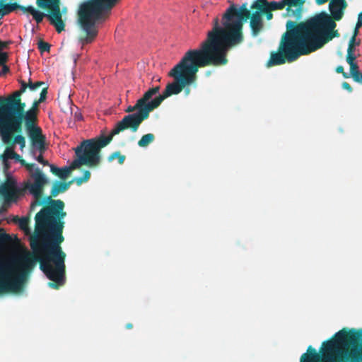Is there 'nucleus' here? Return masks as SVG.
<instances>
[{
	"label": "nucleus",
	"mask_w": 362,
	"mask_h": 362,
	"mask_svg": "<svg viewBox=\"0 0 362 362\" xmlns=\"http://www.w3.org/2000/svg\"><path fill=\"white\" fill-rule=\"evenodd\" d=\"M250 11L245 5L236 9L231 6L225 13L222 26L216 23L208 33L207 39L200 48L188 50L178 64L169 72L175 81L169 83L162 95L146 104V110H153L172 94H177L183 87L196 80L199 67L209 64L221 65L226 63V55L228 49L240 43L242 40L241 30L244 18H248Z\"/></svg>",
	"instance_id": "1"
},
{
	"label": "nucleus",
	"mask_w": 362,
	"mask_h": 362,
	"mask_svg": "<svg viewBox=\"0 0 362 362\" xmlns=\"http://www.w3.org/2000/svg\"><path fill=\"white\" fill-rule=\"evenodd\" d=\"M336 23L326 13H321L288 31L284 42L280 46L285 57L293 62L300 56L310 53L322 47L332 40Z\"/></svg>",
	"instance_id": "2"
},
{
	"label": "nucleus",
	"mask_w": 362,
	"mask_h": 362,
	"mask_svg": "<svg viewBox=\"0 0 362 362\" xmlns=\"http://www.w3.org/2000/svg\"><path fill=\"white\" fill-rule=\"evenodd\" d=\"M321 356L312 347L300 362H362V329H343L323 342Z\"/></svg>",
	"instance_id": "3"
},
{
	"label": "nucleus",
	"mask_w": 362,
	"mask_h": 362,
	"mask_svg": "<svg viewBox=\"0 0 362 362\" xmlns=\"http://www.w3.org/2000/svg\"><path fill=\"white\" fill-rule=\"evenodd\" d=\"M41 86L42 88L40 90V99L34 102L33 107L26 112L24 117L27 131L30 132L39 129L35 124V120L37 106L45 100L47 93V87L45 83L43 82H30L28 86L23 83L21 90L15 92L7 103L1 104L3 99L0 98V135L4 144H8L11 141L13 134L18 130L21 124V119L15 115V112H21L25 105L21 103L20 100H17L16 98L19 97L28 88L31 91H34Z\"/></svg>",
	"instance_id": "4"
},
{
	"label": "nucleus",
	"mask_w": 362,
	"mask_h": 362,
	"mask_svg": "<svg viewBox=\"0 0 362 362\" xmlns=\"http://www.w3.org/2000/svg\"><path fill=\"white\" fill-rule=\"evenodd\" d=\"M117 0H90L83 3L78 11V23L86 35L80 37L78 45L83 48L91 43L98 35V25L103 21L104 14L116 4Z\"/></svg>",
	"instance_id": "5"
},
{
	"label": "nucleus",
	"mask_w": 362,
	"mask_h": 362,
	"mask_svg": "<svg viewBox=\"0 0 362 362\" xmlns=\"http://www.w3.org/2000/svg\"><path fill=\"white\" fill-rule=\"evenodd\" d=\"M107 141L108 140L105 141L101 144L95 139L83 141L80 146L74 149L76 158L71 162L69 166L59 168L50 165L51 171L60 178L65 179L73 170L78 168L81 165L96 166L99 164L100 160V151L103 147L107 145Z\"/></svg>",
	"instance_id": "6"
},
{
	"label": "nucleus",
	"mask_w": 362,
	"mask_h": 362,
	"mask_svg": "<svg viewBox=\"0 0 362 362\" xmlns=\"http://www.w3.org/2000/svg\"><path fill=\"white\" fill-rule=\"evenodd\" d=\"M158 91L159 87L151 88L147 91L144 94V97L137 101L134 106H129L127 110V112H132L134 110H137V112L136 113L125 116L122 120L116 124L108 136H101L95 139L98 142L101 144L102 142L108 140V144L112 140V136L119 133L121 131L127 128H134V130H136L141 121L146 118L148 116L149 112L151 111H147V110H146V104L151 103V100H153L152 97L157 94Z\"/></svg>",
	"instance_id": "7"
},
{
	"label": "nucleus",
	"mask_w": 362,
	"mask_h": 362,
	"mask_svg": "<svg viewBox=\"0 0 362 362\" xmlns=\"http://www.w3.org/2000/svg\"><path fill=\"white\" fill-rule=\"evenodd\" d=\"M37 5L41 8H49L52 11L51 13L45 15L35 9L33 6L23 7L22 10L30 13L37 23L41 22L45 16L47 17L59 33L62 31L64 28V24L60 12L59 1L37 0Z\"/></svg>",
	"instance_id": "8"
},
{
	"label": "nucleus",
	"mask_w": 362,
	"mask_h": 362,
	"mask_svg": "<svg viewBox=\"0 0 362 362\" xmlns=\"http://www.w3.org/2000/svg\"><path fill=\"white\" fill-rule=\"evenodd\" d=\"M303 4V0H281L271 3H268L266 0H258L252 4V8L268 13L273 10L282 9L287 6V15L298 18Z\"/></svg>",
	"instance_id": "9"
},
{
	"label": "nucleus",
	"mask_w": 362,
	"mask_h": 362,
	"mask_svg": "<svg viewBox=\"0 0 362 362\" xmlns=\"http://www.w3.org/2000/svg\"><path fill=\"white\" fill-rule=\"evenodd\" d=\"M26 170L30 174V177L27 182L26 189L35 198L41 195L42 190L47 183V178L35 165H25Z\"/></svg>",
	"instance_id": "10"
},
{
	"label": "nucleus",
	"mask_w": 362,
	"mask_h": 362,
	"mask_svg": "<svg viewBox=\"0 0 362 362\" xmlns=\"http://www.w3.org/2000/svg\"><path fill=\"white\" fill-rule=\"evenodd\" d=\"M30 138L32 140L33 148H32V154L35 159H36L39 163L43 165H48V162L45 160L42 154L45 150V137L42 134L41 129H35L34 130H31L28 132Z\"/></svg>",
	"instance_id": "11"
},
{
	"label": "nucleus",
	"mask_w": 362,
	"mask_h": 362,
	"mask_svg": "<svg viewBox=\"0 0 362 362\" xmlns=\"http://www.w3.org/2000/svg\"><path fill=\"white\" fill-rule=\"evenodd\" d=\"M18 192L16 182L12 177H8L6 182L0 187V195L6 204L16 202Z\"/></svg>",
	"instance_id": "12"
},
{
	"label": "nucleus",
	"mask_w": 362,
	"mask_h": 362,
	"mask_svg": "<svg viewBox=\"0 0 362 362\" xmlns=\"http://www.w3.org/2000/svg\"><path fill=\"white\" fill-rule=\"evenodd\" d=\"M329 7L332 17L339 21L343 16V10L346 7V3L344 0H332Z\"/></svg>",
	"instance_id": "13"
},
{
	"label": "nucleus",
	"mask_w": 362,
	"mask_h": 362,
	"mask_svg": "<svg viewBox=\"0 0 362 362\" xmlns=\"http://www.w3.org/2000/svg\"><path fill=\"white\" fill-rule=\"evenodd\" d=\"M262 11L257 9V11L252 14L250 21V26L252 30L254 35H257L259 31L262 28V21L261 13Z\"/></svg>",
	"instance_id": "14"
},
{
	"label": "nucleus",
	"mask_w": 362,
	"mask_h": 362,
	"mask_svg": "<svg viewBox=\"0 0 362 362\" xmlns=\"http://www.w3.org/2000/svg\"><path fill=\"white\" fill-rule=\"evenodd\" d=\"M20 158V156L14 152L13 146L6 148L3 155V160L6 167H7V163L8 160L11 159H13L16 161L20 162L25 167L27 163H25L24 160H21Z\"/></svg>",
	"instance_id": "15"
},
{
	"label": "nucleus",
	"mask_w": 362,
	"mask_h": 362,
	"mask_svg": "<svg viewBox=\"0 0 362 362\" xmlns=\"http://www.w3.org/2000/svg\"><path fill=\"white\" fill-rule=\"evenodd\" d=\"M359 45V41L356 40V36L354 35L349 45L348 50H347V57L350 56L354 57V58H357L359 54L356 51V47Z\"/></svg>",
	"instance_id": "16"
},
{
	"label": "nucleus",
	"mask_w": 362,
	"mask_h": 362,
	"mask_svg": "<svg viewBox=\"0 0 362 362\" xmlns=\"http://www.w3.org/2000/svg\"><path fill=\"white\" fill-rule=\"evenodd\" d=\"M6 0H0V16H3L16 8V4H7Z\"/></svg>",
	"instance_id": "17"
},
{
	"label": "nucleus",
	"mask_w": 362,
	"mask_h": 362,
	"mask_svg": "<svg viewBox=\"0 0 362 362\" xmlns=\"http://www.w3.org/2000/svg\"><path fill=\"white\" fill-rule=\"evenodd\" d=\"M284 62L285 58L284 57L282 53L280 52L279 53L272 54L271 58L267 63V66L279 65L284 64Z\"/></svg>",
	"instance_id": "18"
},
{
	"label": "nucleus",
	"mask_w": 362,
	"mask_h": 362,
	"mask_svg": "<svg viewBox=\"0 0 362 362\" xmlns=\"http://www.w3.org/2000/svg\"><path fill=\"white\" fill-rule=\"evenodd\" d=\"M356 59V58H354V57L351 56L346 57V62L350 65V74L354 78L359 74L358 66L354 62Z\"/></svg>",
	"instance_id": "19"
},
{
	"label": "nucleus",
	"mask_w": 362,
	"mask_h": 362,
	"mask_svg": "<svg viewBox=\"0 0 362 362\" xmlns=\"http://www.w3.org/2000/svg\"><path fill=\"white\" fill-rule=\"evenodd\" d=\"M154 139V136L152 134H147L142 136L141 140L139 141V146L141 147H146Z\"/></svg>",
	"instance_id": "20"
},
{
	"label": "nucleus",
	"mask_w": 362,
	"mask_h": 362,
	"mask_svg": "<svg viewBox=\"0 0 362 362\" xmlns=\"http://www.w3.org/2000/svg\"><path fill=\"white\" fill-rule=\"evenodd\" d=\"M68 185L65 183H57L54 185L52 188V194L56 196L57 194L62 192H64L68 188Z\"/></svg>",
	"instance_id": "21"
},
{
	"label": "nucleus",
	"mask_w": 362,
	"mask_h": 362,
	"mask_svg": "<svg viewBox=\"0 0 362 362\" xmlns=\"http://www.w3.org/2000/svg\"><path fill=\"white\" fill-rule=\"evenodd\" d=\"M7 45V42H1L0 44V65L5 63L8 59V54L6 52H2V49Z\"/></svg>",
	"instance_id": "22"
},
{
	"label": "nucleus",
	"mask_w": 362,
	"mask_h": 362,
	"mask_svg": "<svg viewBox=\"0 0 362 362\" xmlns=\"http://www.w3.org/2000/svg\"><path fill=\"white\" fill-rule=\"evenodd\" d=\"M18 224L19 227L23 230L26 233H29V229L28 227V220L27 218H21L18 219Z\"/></svg>",
	"instance_id": "23"
},
{
	"label": "nucleus",
	"mask_w": 362,
	"mask_h": 362,
	"mask_svg": "<svg viewBox=\"0 0 362 362\" xmlns=\"http://www.w3.org/2000/svg\"><path fill=\"white\" fill-rule=\"evenodd\" d=\"M14 144H18L21 151H23L25 146V141L23 136L18 135L14 139Z\"/></svg>",
	"instance_id": "24"
},
{
	"label": "nucleus",
	"mask_w": 362,
	"mask_h": 362,
	"mask_svg": "<svg viewBox=\"0 0 362 362\" xmlns=\"http://www.w3.org/2000/svg\"><path fill=\"white\" fill-rule=\"evenodd\" d=\"M115 158L118 159L119 163L120 164H122L124 161L125 157L124 156H122V155L117 153H115L112 154L111 156H110L109 160L112 161Z\"/></svg>",
	"instance_id": "25"
},
{
	"label": "nucleus",
	"mask_w": 362,
	"mask_h": 362,
	"mask_svg": "<svg viewBox=\"0 0 362 362\" xmlns=\"http://www.w3.org/2000/svg\"><path fill=\"white\" fill-rule=\"evenodd\" d=\"M90 177V173L88 170L85 171L83 173V177H78L76 178V180L78 184H81L83 182L88 181Z\"/></svg>",
	"instance_id": "26"
},
{
	"label": "nucleus",
	"mask_w": 362,
	"mask_h": 362,
	"mask_svg": "<svg viewBox=\"0 0 362 362\" xmlns=\"http://www.w3.org/2000/svg\"><path fill=\"white\" fill-rule=\"evenodd\" d=\"M38 47H39V49L41 51L44 52V51L48 50L49 46V45L47 43H45V42H40L38 43Z\"/></svg>",
	"instance_id": "27"
},
{
	"label": "nucleus",
	"mask_w": 362,
	"mask_h": 362,
	"mask_svg": "<svg viewBox=\"0 0 362 362\" xmlns=\"http://www.w3.org/2000/svg\"><path fill=\"white\" fill-rule=\"evenodd\" d=\"M362 26V13H360L358 18V22L355 28L354 35L357 34V30Z\"/></svg>",
	"instance_id": "28"
},
{
	"label": "nucleus",
	"mask_w": 362,
	"mask_h": 362,
	"mask_svg": "<svg viewBox=\"0 0 362 362\" xmlns=\"http://www.w3.org/2000/svg\"><path fill=\"white\" fill-rule=\"evenodd\" d=\"M4 63L3 64H1L0 66H2V68L0 71V76H2L5 74H6L8 71V68L7 66H6Z\"/></svg>",
	"instance_id": "29"
},
{
	"label": "nucleus",
	"mask_w": 362,
	"mask_h": 362,
	"mask_svg": "<svg viewBox=\"0 0 362 362\" xmlns=\"http://www.w3.org/2000/svg\"><path fill=\"white\" fill-rule=\"evenodd\" d=\"M356 81L362 83V74H358L354 78Z\"/></svg>",
	"instance_id": "30"
},
{
	"label": "nucleus",
	"mask_w": 362,
	"mask_h": 362,
	"mask_svg": "<svg viewBox=\"0 0 362 362\" xmlns=\"http://www.w3.org/2000/svg\"><path fill=\"white\" fill-rule=\"evenodd\" d=\"M337 72H338V73H343L344 74V77H347L346 74L344 73V68L342 66H338L337 68Z\"/></svg>",
	"instance_id": "31"
},
{
	"label": "nucleus",
	"mask_w": 362,
	"mask_h": 362,
	"mask_svg": "<svg viewBox=\"0 0 362 362\" xmlns=\"http://www.w3.org/2000/svg\"><path fill=\"white\" fill-rule=\"evenodd\" d=\"M342 87H343L344 89H346V90H349V91H351V86H350V85H349L348 83H346V82L343 83V84H342Z\"/></svg>",
	"instance_id": "32"
},
{
	"label": "nucleus",
	"mask_w": 362,
	"mask_h": 362,
	"mask_svg": "<svg viewBox=\"0 0 362 362\" xmlns=\"http://www.w3.org/2000/svg\"><path fill=\"white\" fill-rule=\"evenodd\" d=\"M294 25V23L292 21H288L286 23L287 28H292Z\"/></svg>",
	"instance_id": "33"
},
{
	"label": "nucleus",
	"mask_w": 362,
	"mask_h": 362,
	"mask_svg": "<svg viewBox=\"0 0 362 362\" xmlns=\"http://www.w3.org/2000/svg\"><path fill=\"white\" fill-rule=\"evenodd\" d=\"M327 0H316V2L318 4H322L324 3H325Z\"/></svg>",
	"instance_id": "34"
},
{
	"label": "nucleus",
	"mask_w": 362,
	"mask_h": 362,
	"mask_svg": "<svg viewBox=\"0 0 362 362\" xmlns=\"http://www.w3.org/2000/svg\"><path fill=\"white\" fill-rule=\"evenodd\" d=\"M266 13H267V18L268 20L272 19V13H270L269 12Z\"/></svg>",
	"instance_id": "35"
},
{
	"label": "nucleus",
	"mask_w": 362,
	"mask_h": 362,
	"mask_svg": "<svg viewBox=\"0 0 362 362\" xmlns=\"http://www.w3.org/2000/svg\"><path fill=\"white\" fill-rule=\"evenodd\" d=\"M127 327H128V328H130V327H132V325H127Z\"/></svg>",
	"instance_id": "36"
},
{
	"label": "nucleus",
	"mask_w": 362,
	"mask_h": 362,
	"mask_svg": "<svg viewBox=\"0 0 362 362\" xmlns=\"http://www.w3.org/2000/svg\"><path fill=\"white\" fill-rule=\"evenodd\" d=\"M1 43V41H0V44Z\"/></svg>",
	"instance_id": "37"
}]
</instances>
